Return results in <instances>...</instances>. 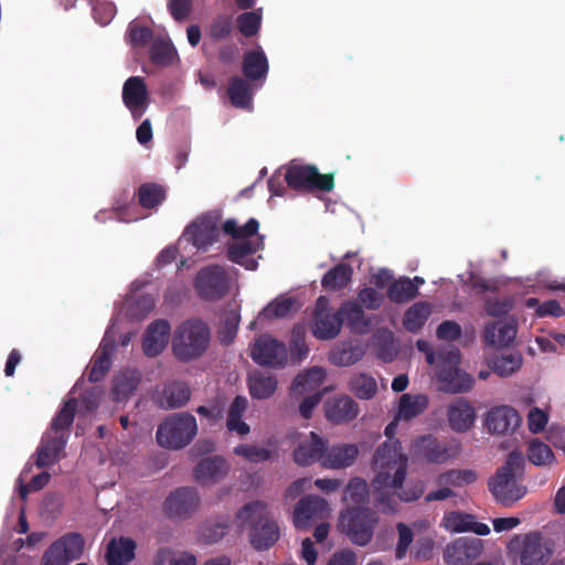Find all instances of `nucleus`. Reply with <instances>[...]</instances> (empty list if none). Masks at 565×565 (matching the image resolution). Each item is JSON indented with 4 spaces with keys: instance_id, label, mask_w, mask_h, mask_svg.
I'll use <instances>...</instances> for the list:
<instances>
[{
    "instance_id": "9b49d317",
    "label": "nucleus",
    "mask_w": 565,
    "mask_h": 565,
    "mask_svg": "<svg viewBox=\"0 0 565 565\" xmlns=\"http://www.w3.org/2000/svg\"><path fill=\"white\" fill-rule=\"evenodd\" d=\"M258 231L259 222L254 217L245 224L235 217L221 218V242H226L225 247H260L265 244V237Z\"/></svg>"
},
{
    "instance_id": "aec40b11",
    "label": "nucleus",
    "mask_w": 565,
    "mask_h": 565,
    "mask_svg": "<svg viewBox=\"0 0 565 565\" xmlns=\"http://www.w3.org/2000/svg\"><path fill=\"white\" fill-rule=\"evenodd\" d=\"M414 448L418 456L433 463L447 462L459 452L457 444L440 441L431 435L417 438Z\"/></svg>"
},
{
    "instance_id": "423d86ee",
    "label": "nucleus",
    "mask_w": 565,
    "mask_h": 565,
    "mask_svg": "<svg viewBox=\"0 0 565 565\" xmlns=\"http://www.w3.org/2000/svg\"><path fill=\"white\" fill-rule=\"evenodd\" d=\"M198 434L195 417L190 413H174L169 415L157 429L158 444L167 449H183Z\"/></svg>"
},
{
    "instance_id": "4c0bfd02",
    "label": "nucleus",
    "mask_w": 565,
    "mask_h": 565,
    "mask_svg": "<svg viewBox=\"0 0 565 565\" xmlns=\"http://www.w3.org/2000/svg\"><path fill=\"white\" fill-rule=\"evenodd\" d=\"M268 61L263 51L245 53L242 63L243 74L250 81L264 79L268 73Z\"/></svg>"
},
{
    "instance_id": "de8ad7c7",
    "label": "nucleus",
    "mask_w": 565,
    "mask_h": 565,
    "mask_svg": "<svg viewBox=\"0 0 565 565\" xmlns=\"http://www.w3.org/2000/svg\"><path fill=\"white\" fill-rule=\"evenodd\" d=\"M306 327L302 323L294 326L290 334V358L294 363H300L308 355L309 349L306 343Z\"/></svg>"
},
{
    "instance_id": "f704fd0d",
    "label": "nucleus",
    "mask_w": 565,
    "mask_h": 565,
    "mask_svg": "<svg viewBox=\"0 0 565 565\" xmlns=\"http://www.w3.org/2000/svg\"><path fill=\"white\" fill-rule=\"evenodd\" d=\"M136 543L129 537L121 536L107 545L106 561L108 565H125L135 558Z\"/></svg>"
},
{
    "instance_id": "6e6552de",
    "label": "nucleus",
    "mask_w": 565,
    "mask_h": 565,
    "mask_svg": "<svg viewBox=\"0 0 565 565\" xmlns=\"http://www.w3.org/2000/svg\"><path fill=\"white\" fill-rule=\"evenodd\" d=\"M221 218L222 211L217 209L199 214L185 226L179 241L193 247H211L221 243Z\"/></svg>"
},
{
    "instance_id": "5fc2aeb1",
    "label": "nucleus",
    "mask_w": 565,
    "mask_h": 565,
    "mask_svg": "<svg viewBox=\"0 0 565 565\" xmlns=\"http://www.w3.org/2000/svg\"><path fill=\"white\" fill-rule=\"evenodd\" d=\"M527 458L535 466H547L555 459L550 446L539 439H534L529 444Z\"/></svg>"
},
{
    "instance_id": "58836bf2",
    "label": "nucleus",
    "mask_w": 565,
    "mask_h": 565,
    "mask_svg": "<svg viewBox=\"0 0 565 565\" xmlns=\"http://www.w3.org/2000/svg\"><path fill=\"white\" fill-rule=\"evenodd\" d=\"M252 397L265 399L271 396L277 388V379L271 374L256 371L248 379Z\"/></svg>"
},
{
    "instance_id": "4be33fe9",
    "label": "nucleus",
    "mask_w": 565,
    "mask_h": 565,
    "mask_svg": "<svg viewBox=\"0 0 565 565\" xmlns=\"http://www.w3.org/2000/svg\"><path fill=\"white\" fill-rule=\"evenodd\" d=\"M328 441L320 437L317 433L310 431L308 436L302 438L294 449V460L297 465L306 467L315 462H320L327 450Z\"/></svg>"
},
{
    "instance_id": "7ed1b4c3",
    "label": "nucleus",
    "mask_w": 565,
    "mask_h": 565,
    "mask_svg": "<svg viewBox=\"0 0 565 565\" xmlns=\"http://www.w3.org/2000/svg\"><path fill=\"white\" fill-rule=\"evenodd\" d=\"M239 527L249 525V542L257 551L270 548L279 539L280 530L277 522L269 516L267 505L262 501H252L236 513Z\"/></svg>"
},
{
    "instance_id": "ea45409f",
    "label": "nucleus",
    "mask_w": 565,
    "mask_h": 565,
    "mask_svg": "<svg viewBox=\"0 0 565 565\" xmlns=\"http://www.w3.org/2000/svg\"><path fill=\"white\" fill-rule=\"evenodd\" d=\"M324 379L326 372L322 367H311L295 377L291 392L294 394H303L306 392L316 391L323 383Z\"/></svg>"
},
{
    "instance_id": "a18cd8bd",
    "label": "nucleus",
    "mask_w": 565,
    "mask_h": 565,
    "mask_svg": "<svg viewBox=\"0 0 565 565\" xmlns=\"http://www.w3.org/2000/svg\"><path fill=\"white\" fill-rule=\"evenodd\" d=\"M177 55V51L170 40L157 38L152 41L150 47V60L153 64L160 66L170 65Z\"/></svg>"
},
{
    "instance_id": "39448f33",
    "label": "nucleus",
    "mask_w": 565,
    "mask_h": 565,
    "mask_svg": "<svg viewBox=\"0 0 565 565\" xmlns=\"http://www.w3.org/2000/svg\"><path fill=\"white\" fill-rule=\"evenodd\" d=\"M145 210L157 209L167 199V190L163 185L154 182H146L139 185L134 195L127 191L121 192L115 203L111 213L119 222L130 223L142 218L134 200Z\"/></svg>"
},
{
    "instance_id": "37998d69",
    "label": "nucleus",
    "mask_w": 565,
    "mask_h": 565,
    "mask_svg": "<svg viewBox=\"0 0 565 565\" xmlns=\"http://www.w3.org/2000/svg\"><path fill=\"white\" fill-rule=\"evenodd\" d=\"M349 388L360 399H371L377 392L376 380L366 373H358L350 379Z\"/></svg>"
},
{
    "instance_id": "13d9d810",
    "label": "nucleus",
    "mask_w": 565,
    "mask_h": 565,
    "mask_svg": "<svg viewBox=\"0 0 565 565\" xmlns=\"http://www.w3.org/2000/svg\"><path fill=\"white\" fill-rule=\"evenodd\" d=\"M238 31L246 38L256 35L260 29L262 14L256 11L244 12L236 19Z\"/></svg>"
},
{
    "instance_id": "0eeeda50",
    "label": "nucleus",
    "mask_w": 565,
    "mask_h": 565,
    "mask_svg": "<svg viewBox=\"0 0 565 565\" xmlns=\"http://www.w3.org/2000/svg\"><path fill=\"white\" fill-rule=\"evenodd\" d=\"M376 522V513L371 508L348 507L339 515L338 527L354 545L365 546L374 535Z\"/></svg>"
},
{
    "instance_id": "4d7b16f0",
    "label": "nucleus",
    "mask_w": 565,
    "mask_h": 565,
    "mask_svg": "<svg viewBox=\"0 0 565 565\" xmlns=\"http://www.w3.org/2000/svg\"><path fill=\"white\" fill-rule=\"evenodd\" d=\"M230 529L227 521H218L214 523H205L199 530V540L204 544H213L225 536Z\"/></svg>"
},
{
    "instance_id": "2eb2a0df",
    "label": "nucleus",
    "mask_w": 565,
    "mask_h": 565,
    "mask_svg": "<svg viewBox=\"0 0 565 565\" xmlns=\"http://www.w3.org/2000/svg\"><path fill=\"white\" fill-rule=\"evenodd\" d=\"M250 358L262 366L282 367L287 363L288 354L284 342L265 333L252 344Z\"/></svg>"
},
{
    "instance_id": "e2e57ef3",
    "label": "nucleus",
    "mask_w": 565,
    "mask_h": 565,
    "mask_svg": "<svg viewBox=\"0 0 565 565\" xmlns=\"http://www.w3.org/2000/svg\"><path fill=\"white\" fill-rule=\"evenodd\" d=\"M128 38L132 46L145 47L153 40V32L148 26L130 24L128 30Z\"/></svg>"
},
{
    "instance_id": "774afa93",
    "label": "nucleus",
    "mask_w": 565,
    "mask_h": 565,
    "mask_svg": "<svg viewBox=\"0 0 565 565\" xmlns=\"http://www.w3.org/2000/svg\"><path fill=\"white\" fill-rule=\"evenodd\" d=\"M358 301L366 309L375 310L381 307L383 297L374 288L366 287L358 294Z\"/></svg>"
},
{
    "instance_id": "864d4df0",
    "label": "nucleus",
    "mask_w": 565,
    "mask_h": 565,
    "mask_svg": "<svg viewBox=\"0 0 565 565\" xmlns=\"http://www.w3.org/2000/svg\"><path fill=\"white\" fill-rule=\"evenodd\" d=\"M522 365V356L519 353L502 354L493 359L492 370L501 377L510 376Z\"/></svg>"
},
{
    "instance_id": "20e7f679",
    "label": "nucleus",
    "mask_w": 565,
    "mask_h": 565,
    "mask_svg": "<svg viewBox=\"0 0 565 565\" xmlns=\"http://www.w3.org/2000/svg\"><path fill=\"white\" fill-rule=\"evenodd\" d=\"M211 330L199 318L188 319L177 327L172 337V352L180 362L200 359L209 349Z\"/></svg>"
},
{
    "instance_id": "a211bd4d",
    "label": "nucleus",
    "mask_w": 565,
    "mask_h": 565,
    "mask_svg": "<svg viewBox=\"0 0 565 565\" xmlns=\"http://www.w3.org/2000/svg\"><path fill=\"white\" fill-rule=\"evenodd\" d=\"M330 513L326 499L307 495L299 500L294 511V524L299 530L308 529L312 523L328 518Z\"/></svg>"
},
{
    "instance_id": "72a5a7b5",
    "label": "nucleus",
    "mask_w": 565,
    "mask_h": 565,
    "mask_svg": "<svg viewBox=\"0 0 565 565\" xmlns=\"http://www.w3.org/2000/svg\"><path fill=\"white\" fill-rule=\"evenodd\" d=\"M141 374L138 370L120 371L113 380V395L116 402L126 401L138 387Z\"/></svg>"
},
{
    "instance_id": "bf43d9fd",
    "label": "nucleus",
    "mask_w": 565,
    "mask_h": 565,
    "mask_svg": "<svg viewBox=\"0 0 565 565\" xmlns=\"http://www.w3.org/2000/svg\"><path fill=\"white\" fill-rule=\"evenodd\" d=\"M239 320L241 317L236 310H228L225 313L220 330V340L222 343L228 344L234 340L238 330Z\"/></svg>"
},
{
    "instance_id": "6ab92c4d",
    "label": "nucleus",
    "mask_w": 565,
    "mask_h": 565,
    "mask_svg": "<svg viewBox=\"0 0 565 565\" xmlns=\"http://www.w3.org/2000/svg\"><path fill=\"white\" fill-rule=\"evenodd\" d=\"M482 551V540L478 537H459L446 546L444 561L448 565H468L478 559Z\"/></svg>"
},
{
    "instance_id": "a19ab883",
    "label": "nucleus",
    "mask_w": 565,
    "mask_h": 565,
    "mask_svg": "<svg viewBox=\"0 0 565 565\" xmlns=\"http://www.w3.org/2000/svg\"><path fill=\"white\" fill-rule=\"evenodd\" d=\"M248 402L244 396H236L230 405L227 412L226 427L230 431H236L244 436L249 433V426L242 420V416L247 408Z\"/></svg>"
},
{
    "instance_id": "338daca9",
    "label": "nucleus",
    "mask_w": 565,
    "mask_h": 565,
    "mask_svg": "<svg viewBox=\"0 0 565 565\" xmlns=\"http://www.w3.org/2000/svg\"><path fill=\"white\" fill-rule=\"evenodd\" d=\"M398 530V542L395 548V557L403 559L406 556V552L413 542V531L404 523L397 524Z\"/></svg>"
},
{
    "instance_id": "f8f14e48",
    "label": "nucleus",
    "mask_w": 565,
    "mask_h": 565,
    "mask_svg": "<svg viewBox=\"0 0 565 565\" xmlns=\"http://www.w3.org/2000/svg\"><path fill=\"white\" fill-rule=\"evenodd\" d=\"M194 289L201 299L218 300L230 290V277L221 266H205L195 276Z\"/></svg>"
},
{
    "instance_id": "cd10ccee",
    "label": "nucleus",
    "mask_w": 565,
    "mask_h": 565,
    "mask_svg": "<svg viewBox=\"0 0 565 565\" xmlns=\"http://www.w3.org/2000/svg\"><path fill=\"white\" fill-rule=\"evenodd\" d=\"M359 449L353 444H338L331 447L327 446L322 467L330 469H342L350 467L356 459Z\"/></svg>"
},
{
    "instance_id": "c756f323",
    "label": "nucleus",
    "mask_w": 565,
    "mask_h": 565,
    "mask_svg": "<svg viewBox=\"0 0 565 565\" xmlns=\"http://www.w3.org/2000/svg\"><path fill=\"white\" fill-rule=\"evenodd\" d=\"M228 472V465L221 456L202 459L194 469V478L200 483L216 482Z\"/></svg>"
},
{
    "instance_id": "49530a36",
    "label": "nucleus",
    "mask_w": 565,
    "mask_h": 565,
    "mask_svg": "<svg viewBox=\"0 0 565 565\" xmlns=\"http://www.w3.org/2000/svg\"><path fill=\"white\" fill-rule=\"evenodd\" d=\"M369 497L370 488L367 482L360 477H353L345 486L342 500L348 503L364 504L369 501Z\"/></svg>"
},
{
    "instance_id": "09e8293b",
    "label": "nucleus",
    "mask_w": 565,
    "mask_h": 565,
    "mask_svg": "<svg viewBox=\"0 0 565 565\" xmlns=\"http://www.w3.org/2000/svg\"><path fill=\"white\" fill-rule=\"evenodd\" d=\"M364 355L363 349L355 344L343 343L331 352L330 360L334 365L349 366L359 362Z\"/></svg>"
},
{
    "instance_id": "dca6fc26",
    "label": "nucleus",
    "mask_w": 565,
    "mask_h": 565,
    "mask_svg": "<svg viewBox=\"0 0 565 565\" xmlns=\"http://www.w3.org/2000/svg\"><path fill=\"white\" fill-rule=\"evenodd\" d=\"M328 300L319 297L312 316L311 331L318 340H332L341 331L343 318L339 312H330L327 309Z\"/></svg>"
},
{
    "instance_id": "9d476101",
    "label": "nucleus",
    "mask_w": 565,
    "mask_h": 565,
    "mask_svg": "<svg viewBox=\"0 0 565 565\" xmlns=\"http://www.w3.org/2000/svg\"><path fill=\"white\" fill-rule=\"evenodd\" d=\"M438 360L447 364L437 371L440 391L458 394L469 392L472 388L475 383L473 377L457 367L460 361V352L458 349H439Z\"/></svg>"
},
{
    "instance_id": "3c124183",
    "label": "nucleus",
    "mask_w": 565,
    "mask_h": 565,
    "mask_svg": "<svg viewBox=\"0 0 565 565\" xmlns=\"http://www.w3.org/2000/svg\"><path fill=\"white\" fill-rule=\"evenodd\" d=\"M352 270L344 264H339L328 270L322 277V286L329 290H340L347 286L351 279Z\"/></svg>"
},
{
    "instance_id": "473e14b6",
    "label": "nucleus",
    "mask_w": 565,
    "mask_h": 565,
    "mask_svg": "<svg viewBox=\"0 0 565 565\" xmlns=\"http://www.w3.org/2000/svg\"><path fill=\"white\" fill-rule=\"evenodd\" d=\"M359 414L358 403L350 396L333 399L326 409L328 420L333 424L348 423Z\"/></svg>"
},
{
    "instance_id": "b1692460",
    "label": "nucleus",
    "mask_w": 565,
    "mask_h": 565,
    "mask_svg": "<svg viewBox=\"0 0 565 565\" xmlns=\"http://www.w3.org/2000/svg\"><path fill=\"white\" fill-rule=\"evenodd\" d=\"M148 90L140 76L129 77L122 86V102L135 119H139L146 109Z\"/></svg>"
},
{
    "instance_id": "f3484780",
    "label": "nucleus",
    "mask_w": 565,
    "mask_h": 565,
    "mask_svg": "<svg viewBox=\"0 0 565 565\" xmlns=\"http://www.w3.org/2000/svg\"><path fill=\"white\" fill-rule=\"evenodd\" d=\"M200 504L198 491L191 487L175 489L163 502L164 513L169 519H186Z\"/></svg>"
},
{
    "instance_id": "ddd939ff",
    "label": "nucleus",
    "mask_w": 565,
    "mask_h": 565,
    "mask_svg": "<svg viewBox=\"0 0 565 565\" xmlns=\"http://www.w3.org/2000/svg\"><path fill=\"white\" fill-rule=\"evenodd\" d=\"M84 550V540L81 534L72 532L54 541L42 557V565H68L78 559Z\"/></svg>"
},
{
    "instance_id": "c03bdc74",
    "label": "nucleus",
    "mask_w": 565,
    "mask_h": 565,
    "mask_svg": "<svg viewBox=\"0 0 565 565\" xmlns=\"http://www.w3.org/2000/svg\"><path fill=\"white\" fill-rule=\"evenodd\" d=\"M418 294V287L407 277L401 278L387 288V297L396 303H403L412 300Z\"/></svg>"
},
{
    "instance_id": "1a4fd4ad",
    "label": "nucleus",
    "mask_w": 565,
    "mask_h": 565,
    "mask_svg": "<svg viewBox=\"0 0 565 565\" xmlns=\"http://www.w3.org/2000/svg\"><path fill=\"white\" fill-rule=\"evenodd\" d=\"M285 181L290 189L305 193L330 192L334 188L333 173L321 174L312 164L291 162L287 167Z\"/></svg>"
},
{
    "instance_id": "412c9836",
    "label": "nucleus",
    "mask_w": 565,
    "mask_h": 565,
    "mask_svg": "<svg viewBox=\"0 0 565 565\" xmlns=\"http://www.w3.org/2000/svg\"><path fill=\"white\" fill-rule=\"evenodd\" d=\"M489 490L495 501L510 508L526 494V488L516 482L514 476L495 472L488 482Z\"/></svg>"
},
{
    "instance_id": "680f3d73",
    "label": "nucleus",
    "mask_w": 565,
    "mask_h": 565,
    "mask_svg": "<svg viewBox=\"0 0 565 565\" xmlns=\"http://www.w3.org/2000/svg\"><path fill=\"white\" fill-rule=\"evenodd\" d=\"M478 479L476 471L470 469L458 470L452 469L440 476V480L445 483L454 487H461L465 484H471Z\"/></svg>"
},
{
    "instance_id": "69168bd1",
    "label": "nucleus",
    "mask_w": 565,
    "mask_h": 565,
    "mask_svg": "<svg viewBox=\"0 0 565 565\" xmlns=\"http://www.w3.org/2000/svg\"><path fill=\"white\" fill-rule=\"evenodd\" d=\"M258 249H227V258L232 263L244 266L248 270H254L257 267V262L254 258Z\"/></svg>"
},
{
    "instance_id": "7c9ffc66",
    "label": "nucleus",
    "mask_w": 565,
    "mask_h": 565,
    "mask_svg": "<svg viewBox=\"0 0 565 565\" xmlns=\"http://www.w3.org/2000/svg\"><path fill=\"white\" fill-rule=\"evenodd\" d=\"M190 397L191 390L185 382L172 381L164 385L158 403L161 408L174 409L184 406Z\"/></svg>"
},
{
    "instance_id": "0e129e2a",
    "label": "nucleus",
    "mask_w": 565,
    "mask_h": 565,
    "mask_svg": "<svg viewBox=\"0 0 565 565\" xmlns=\"http://www.w3.org/2000/svg\"><path fill=\"white\" fill-rule=\"evenodd\" d=\"M513 308V299L510 297L500 299L497 297L487 298L484 309L491 317H502L509 313Z\"/></svg>"
},
{
    "instance_id": "2f4dec72",
    "label": "nucleus",
    "mask_w": 565,
    "mask_h": 565,
    "mask_svg": "<svg viewBox=\"0 0 565 565\" xmlns=\"http://www.w3.org/2000/svg\"><path fill=\"white\" fill-rule=\"evenodd\" d=\"M338 312L341 315L343 322H347V326L352 332L364 334L370 331L371 321L366 318L360 303L345 301L342 303Z\"/></svg>"
},
{
    "instance_id": "f03ea898",
    "label": "nucleus",
    "mask_w": 565,
    "mask_h": 565,
    "mask_svg": "<svg viewBox=\"0 0 565 565\" xmlns=\"http://www.w3.org/2000/svg\"><path fill=\"white\" fill-rule=\"evenodd\" d=\"M78 402L75 397L68 398L57 414L53 417L49 430L41 439L35 452V465L38 468H46L61 459L64 451L70 428L73 425Z\"/></svg>"
},
{
    "instance_id": "4468645a",
    "label": "nucleus",
    "mask_w": 565,
    "mask_h": 565,
    "mask_svg": "<svg viewBox=\"0 0 565 565\" xmlns=\"http://www.w3.org/2000/svg\"><path fill=\"white\" fill-rule=\"evenodd\" d=\"M542 540L539 532L515 535L510 541L509 548L519 554L521 565H544L551 551L543 545Z\"/></svg>"
},
{
    "instance_id": "f257e3e1",
    "label": "nucleus",
    "mask_w": 565,
    "mask_h": 565,
    "mask_svg": "<svg viewBox=\"0 0 565 565\" xmlns=\"http://www.w3.org/2000/svg\"><path fill=\"white\" fill-rule=\"evenodd\" d=\"M372 468L375 471L372 480L375 490L392 489L404 502L415 501L424 493V486L420 482L404 486L408 459L397 439L390 438L375 449Z\"/></svg>"
},
{
    "instance_id": "052dcab7",
    "label": "nucleus",
    "mask_w": 565,
    "mask_h": 565,
    "mask_svg": "<svg viewBox=\"0 0 565 565\" xmlns=\"http://www.w3.org/2000/svg\"><path fill=\"white\" fill-rule=\"evenodd\" d=\"M234 454L242 456L254 463L267 461L271 458V451L269 449L246 444L235 447Z\"/></svg>"
},
{
    "instance_id": "e433bc0d",
    "label": "nucleus",
    "mask_w": 565,
    "mask_h": 565,
    "mask_svg": "<svg viewBox=\"0 0 565 565\" xmlns=\"http://www.w3.org/2000/svg\"><path fill=\"white\" fill-rule=\"evenodd\" d=\"M428 407V397L425 394H403L399 397L398 411L395 419L411 420L425 412Z\"/></svg>"
},
{
    "instance_id": "79ce46f5",
    "label": "nucleus",
    "mask_w": 565,
    "mask_h": 565,
    "mask_svg": "<svg viewBox=\"0 0 565 565\" xmlns=\"http://www.w3.org/2000/svg\"><path fill=\"white\" fill-rule=\"evenodd\" d=\"M227 95L231 104L236 108H247L252 104L250 85L242 77H233L230 81Z\"/></svg>"
},
{
    "instance_id": "393cba45",
    "label": "nucleus",
    "mask_w": 565,
    "mask_h": 565,
    "mask_svg": "<svg viewBox=\"0 0 565 565\" xmlns=\"http://www.w3.org/2000/svg\"><path fill=\"white\" fill-rule=\"evenodd\" d=\"M521 416L511 406H497L488 412L486 425L490 433L504 435L513 433L521 424Z\"/></svg>"
},
{
    "instance_id": "603ef678",
    "label": "nucleus",
    "mask_w": 565,
    "mask_h": 565,
    "mask_svg": "<svg viewBox=\"0 0 565 565\" xmlns=\"http://www.w3.org/2000/svg\"><path fill=\"white\" fill-rule=\"evenodd\" d=\"M294 307L295 301L292 298H276L260 311L258 318L263 320L286 318L294 311Z\"/></svg>"
},
{
    "instance_id": "c85d7f7f",
    "label": "nucleus",
    "mask_w": 565,
    "mask_h": 565,
    "mask_svg": "<svg viewBox=\"0 0 565 565\" xmlns=\"http://www.w3.org/2000/svg\"><path fill=\"white\" fill-rule=\"evenodd\" d=\"M445 527L451 532H473L478 535H488L490 527L486 523L476 521L471 514L452 511L444 518Z\"/></svg>"
},
{
    "instance_id": "a878e982",
    "label": "nucleus",
    "mask_w": 565,
    "mask_h": 565,
    "mask_svg": "<svg viewBox=\"0 0 565 565\" xmlns=\"http://www.w3.org/2000/svg\"><path fill=\"white\" fill-rule=\"evenodd\" d=\"M447 417L452 430L465 433L472 427L476 413L473 406L467 399L459 397L448 406Z\"/></svg>"
},
{
    "instance_id": "8fccbe9b",
    "label": "nucleus",
    "mask_w": 565,
    "mask_h": 565,
    "mask_svg": "<svg viewBox=\"0 0 565 565\" xmlns=\"http://www.w3.org/2000/svg\"><path fill=\"white\" fill-rule=\"evenodd\" d=\"M430 315L429 307L424 302H418L408 308L403 318V324L409 332H417L427 321Z\"/></svg>"
},
{
    "instance_id": "6e6d98bb",
    "label": "nucleus",
    "mask_w": 565,
    "mask_h": 565,
    "mask_svg": "<svg viewBox=\"0 0 565 565\" xmlns=\"http://www.w3.org/2000/svg\"><path fill=\"white\" fill-rule=\"evenodd\" d=\"M233 29L232 15L218 14L210 24L209 36L215 42L224 41L231 36Z\"/></svg>"
},
{
    "instance_id": "c9c22d12",
    "label": "nucleus",
    "mask_w": 565,
    "mask_h": 565,
    "mask_svg": "<svg viewBox=\"0 0 565 565\" xmlns=\"http://www.w3.org/2000/svg\"><path fill=\"white\" fill-rule=\"evenodd\" d=\"M516 337V328L509 322H490L484 328V341L491 347H508Z\"/></svg>"
},
{
    "instance_id": "bb28decb",
    "label": "nucleus",
    "mask_w": 565,
    "mask_h": 565,
    "mask_svg": "<svg viewBox=\"0 0 565 565\" xmlns=\"http://www.w3.org/2000/svg\"><path fill=\"white\" fill-rule=\"evenodd\" d=\"M116 349L115 340L103 339L93 358L92 369L88 374L89 382L97 383L105 377L111 367V355Z\"/></svg>"
},
{
    "instance_id": "5701e85b",
    "label": "nucleus",
    "mask_w": 565,
    "mask_h": 565,
    "mask_svg": "<svg viewBox=\"0 0 565 565\" xmlns=\"http://www.w3.org/2000/svg\"><path fill=\"white\" fill-rule=\"evenodd\" d=\"M171 326L166 319L151 322L142 337V351L148 358L158 356L167 347Z\"/></svg>"
}]
</instances>
